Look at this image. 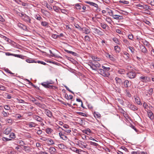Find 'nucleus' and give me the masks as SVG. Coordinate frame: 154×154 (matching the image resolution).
<instances>
[{"label":"nucleus","mask_w":154,"mask_h":154,"mask_svg":"<svg viewBox=\"0 0 154 154\" xmlns=\"http://www.w3.org/2000/svg\"><path fill=\"white\" fill-rule=\"evenodd\" d=\"M19 15L22 17V19L28 24L31 23V18L30 17L26 15V14H23L22 13H19Z\"/></svg>","instance_id":"obj_1"},{"label":"nucleus","mask_w":154,"mask_h":154,"mask_svg":"<svg viewBox=\"0 0 154 154\" xmlns=\"http://www.w3.org/2000/svg\"><path fill=\"white\" fill-rule=\"evenodd\" d=\"M97 71L103 77H108L110 75V74L109 72H107L105 70L102 69H97Z\"/></svg>","instance_id":"obj_2"},{"label":"nucleus","mask_w":154,"mask_h":154,"mask_svg":"<svg viewBox=\"0 0 154 154\" xmlns=\"http://www.w3.org/2000/svg\"><path fill=\"white\" fill-rule=\"evenodd\" d=\"M139 80L143 82H147L150 81V79L147 76L141 75L139 78Z\"/></svg>","instance_id":"obj_3"},{"label":"nucleus","mask_w":154,"mask_h":154,"mask_svg":"<svg viewBox=\"0 0 154 154\" xmlns=\"http://www.w3.org/2000/svg\"><path fill=\"white\" fill-rule=\"evenodd\" d=\"M127 77L130 79L134 78L136 76V73L134 71H131L128 72L126 74Z\"/></svg>","instance_id":"obj_4"},{"label":"nucleus","mask_w":154,"mask_h":154,"mask_svg":"<svg viewBox=\"0 0 154 154\" xmlns=\"http://www.w3.org/2000/svg\"><path fill=\"white\" fill-rule=\"evenodd\" d=\"M123 57L126 60V61L129 63L130 62L131 58L130 54L127 52H124Z\"/></svg>","instance_id":"obj_5"},{"label":"nucleus","mask_w":154,"mask_h":154,"mask_svg":"<svg viewBox=\"0 0 154 154\" xmlns=\"http://www.w3.org/2000/svg\"><path fill=\"white\" fill-rule=\"evenodd\" d=\"M123 87L128 88L130 87L131 86V83L129 82V81L128 80H125L123 82Z\"/></svg>","instance_id":"obj_6"},{"label":"nucleus","mask_w":154,"mask_h":154,"mask_svg":"<svg viewBox=\"0 0 154 154\" xmlns=\"http://www.w3.org/2000/svg\"><path fill=\"white\" fill-rule=\"evenodd\" d=\"M73 151L79 154H85V152L82 150L78 149L76 148H74Z\"/></svg>","instance_id":"obj_7"},{"label":"nucleus","mask_w":154,"mask_h":154,"mask_svg":"<svg viewBox=\"0 0 154 154\" xmlns=\"http://www.w3.org/2000/svg\"><path fill=\"white\" fill-rule=\"evenodd\" d=\"M60 131L59 133V135L60 137L63 140H66L68 139V137L67 136H65L64 134V133L63 132L60 131V130H59Z\"/></svg>","instance_id":"obj_8"},{"label":"nucleus","mask_w":154,"mask_h":154,"mask_svg":"<svg viewBox=\"0 0 154 154\" xmlns=\"http://www.w3.org/2000/svg\"><path fill=\"white\" fill-rule=\"evenodd\" d=\"M109 15L110 16H112V17L114 19H116V20H118V18H119L118 15H119L114 14V12L112 11L111 10L109 12Z\"/></svg>","instance_id":"obj_9"},{"label":"nucleus","mask_w":154,"mask_h":154,"mask_svg":"<svg viewBox=\"0 0 154 154\" xmlns=\"http://www.w3.org/2000/svg\"><path fill=\"white\" fill-rule=\"evenodd\" d=\"M17 26L18 27L24 31H27V29L26 26L20 23H18L17 24Z\"/></svg>","instance_id":"obj_10"},{"label":"nucleus","mask_w":154,"mask_h":154,"mask_svg":"<svg viewBox=\"0 0 154 154\" xmlns=\"http://www.w3.org/2000/svg\"><path fill=\"white\" fill-rule=\"evenodd\" d=\"M93 30L94 32L96 34L100 35H103V32L97 28H94Z\"/></svg>","instance_id":"obj_11"},{"label":"nucleus","mask_w":154,"mask_h":154,"mask_svg":"<svg viewBox=\"0 0 154 154\" xmlns=\"http://www.w3.org/2000/svg\"><path fill=\"white\" fill-rule=\"evenodd\" d=\"M23 149L27 153L31 152L32 148L29 146H24Z\"/></svg>","instance_id":"obj_12"},{"label":"nucleus","mask_w":154,"mask_h":154,"mask_svg":"<svg viewBox=\"0 0 154 154\" xmlns=\"http://www.w3.org/2000/svg\"><path fill=\"white\" fill-rule=\"evenodd\" d=\"M81 30L83 31L86 34H88L90 32L91 30L90 29L86 27H83L82 28Z\"/></svg>","instance_id":"obj_13"},{"label":"nucleus","mask_w":154,"mask_h":154,"mask_svg":"<svg viewBox=\"0 0 154 154\" xmlns=\"http://www.w3.org/2000/svg\"><path fill=\"white\" fill-rule=\"evenodd\" d=\"M45 111L47 116L50 118H51L53 116L51 112L48 109H45Z\"/></svg>","instance_id":"obj_14"},{"label":"nucleus","mask_w":154,"mask_h":154,"mask_svg":"<svg viewBox=\"0 0 154 154\" xmlns=\"http://www.w3.org/2000/svg\"><path fill=\"white\" fill-rule=\"evenodd\" d=\"M147 114L151 120H153L154 118V115L153 113L151 111H149L147 112Z\"/></svg>","instance_id":"obj_15"},{"label":"nucleus","mask_w":154,"mask_h":154,"mask_svg":"<svg viewBox=\"0 0 154 154\" xmlns=\"http://www.w3.org/2000/svg\"><path fill=\"white\" fill-rule=\"evenodd\" d=\"M106 56L109 57L111 60L112 61H114L116 60V59L113 55H110L109 53H106Z\"/></svg>","instance_id":"obj_16"},{"label":"nucleus","mask_w":154,"mask_h":154,"mask_svg":"<svg viewBox=\"0 0 154 154\" xmlns=\"http://www.w3.org/2000/svg\"><path fill=\"white\" fill-rule=\"evenodd\" d=\"M33 118L35 119L40 122H42L43 120L42 118L37 115H34L33 116Z\"/></svg>","instance_id":"obj_17"},{"label":"nucleus","mask_w":154,"mask_h":154,"mask_svg":"<svg viewBox=\"0 0 154 154\" xmlns=\"http://www.w3.org/2000/svg\"><path fill=\"white\" fill-rule=\"evenodd\" d=\"M115 79L117 84H119L120 85L121 84H123V82L122 81L121 79L118 77H116Z\"/></svg>","instance_id":"obj_18"},{"label":"nucleus","mask_w":154,"mask_h":154,"mask_svg":"<svg viewBox=\"0 0 154 154\" xmlns=\"http://www.w3.org/2000/svg\"><path fill=\"white\" fill-rule=\"evenodd\" d=\"M35 104L42 109H45L46 106L43 103H35Z\"/></svg>","instance_id":"obj_19"},{"label":"nucleus","mask_w":154,"mask_h":154,"mask_svg":"<svg viewBox=\"0 0 154 154\" xmlns=\"http://www.w3.org/2000/svg\"><path fill=\"white\" fill-rule=\"evenodd\" d=\"M128 106L130 109L134 111L136 110L137 109V108L136 106L132 104H129L128 105Z\"/></svg>","instance_id":"obj_20"},{"label":"nucleus","mask_w":154,"mask_h":154,"mask_svg":"<svg viewBox=\"0 0 154 154\" xmlns=\"http://www.w3.org/2000/svg\"><path fill=\"white\" fill-rule=\"evenodd\" d=\"M85 3L96 8H98V5L97 4L93 2L86 1L85 2Z\"/></svg>","instance_id":"obj_21"},{"label":"nucleus","mask_w":154,"mask_h":154,"mask_svg":"<svg viewBox=\"0 0 154 154\" xmlns=\"http://www.w3.org/2000/svg\"><path fill=\"white\" fill-rule=\"evenodd\" d=\"M46 143L48 145H52L54 144V141L51 139L49 138L47 139Z\"/></svg>","instance_id":"obj_22"},{"label":"nucleus","mask_w":154,"mask_h":154,"mask_svg":"<svg viewBox=\"0 0 154 154\" xmlns=\"http://www.w3.org/2000/svg\"><path fill=\"white\" fill-rule=\"evenodd\" d=\"M13 119L11 118H6L5 119V121L6 123H8L10 124H12Z\"/></svg>","instance_id":"obj_23"},{"label":"nucleus","mask_w":154,"mask_h":154,"mask_svg":"<svg viewBox=\"0 0 154 154\" xmlns=\"http://www.w3.org/2000/svg\"><path fill=\"white\" fill-rule=\"evenodd\" d=\"M11 131V129L10 128H6L4 131V133L6 134H8L10 133Z\"/></svg>","instance_id":"obj_24"},{"label":"nucleus","mask_w":154,"mask_h":154,"mask_svg":"<svg viewBox=\"0 0 154 154\" xmlns=\"http://www.w3.org/2000/svg\"><path fill=\"white\" fill-rule=\"evenodd\" d=\"M140 49L142 51L143 53H147V50L144 46L142 45L141 46H140Z\"/></svg>","instance_id":"obj_25"},{"label":"nucleus","mask_w":154,"mask_h":154,"mask_svg":"<svg viewBox=\"0 0 154 154\" xmlns=\"http://www.w3.org/2000/svg\"><path fill=\"white\" fill-rule=\"evenodd\" d=\"M114 49L117 53H119L121 51L120 47L117 45L114 47Z\"/></svg>","instance_id":"obj_26"},{"label":"nucleus","mask_w":154,"mask_h":154,"mask_svg":"<svg viewBox=\"0 0 154 154\" xmlns=\"http://www.w3.org/2000/svg\"><path fill=\"white\" fill-rule=\"evenodd\" d=\"M56 151V149L54 147H51L49 149V152L51 154H54Z\"/></svg>","instance_id":"obj_27"},{"label":"nucleus","mask_w":154,"mask_h":154,"mask_svg":"<svg viewBox=\"0 0 154 154\" xmlns=\"http://www.w3.org/2000/svg\"><path fill=\"white\" fill-rule=\"evenodd\" d=\"M78 143L81 146H82L85 148H86L88 145L86 143L81 141H78Z\"/></svg>","instance_id":"obj_28"},{"label":"nucleus","mask_w":154,"mask_h":154,"mask_svg":"<svg viewBox=\"0 0 154 154\" xmlns=\"http://www.w3.org/2000/svg\"><path fill=\"white\" fill-rule=\"evenodd\" d=\"M94 66L95 67L96 69H97V68H100V64L97 61H94Z\"/></svg>","instance_id":"obj_29"},{"label":"nucleus","mask_w":154,"mask_h":154,"mask_svg":"<svg viewBox=\"0 0 154 154\" xmlns=\"http://www.w3.org/2000/svg\"><path fill=\"white\" fill-rule=\"evenodd\" d=\"M113 41L116 44L118 45H120L121 44V42L119 41L118 39L116 38H114L112 39Z\"/></svg>","instance_id":"obj_30"},{"label":"nucleus","mask_w":154,"mask_h":154,"mask_svg":"<svg viewBox=\"0 0 154 154\" xmlns=\"http://www.w3.org/2000/svg\"><path fill=\"white\" fill-rule=\"evenodd\" d=\"M2 116L4 117H7L9 115V113H7L6 112L4 111V110H3L2 112Z\"/></svg>","instance_id":"obj_31"},{"label":"nucleus","mask_w":154,"mask_h":154,"mask_svg":"<svg viewBox=\"0 0 154 154\" xmlns=\"http://www.w3.org/2000/svg\"><path fill=\"white\" fill-rule=\"evenodd\" d=\"M35 18L38 20H42V17L39 14H36L35 16Z\"/></svg>","instance_id":"obj_32"},{"label":"nucleus","mask_w":154,"mask_h":154,"mask_svg":"<svg viewBox=\"0 0 154 154\" xmlns=\"http://www.w3.org/2000/svg\"><path fill=\"white\" fill-rule=\"evenodd\" d=\"M82 5L81 4L77 3L75 5L76 9L79 10H81Z\"/></svg>","instance_id":"obj_33"},{"label":"nucleus","mask_w":154,"mask_h":154,"mask_svg":"<svg viewBox=\"0 0 154 154\" xmlns=\"http://www.w3.org/2000/svg\"><path fill=\"white\" fill-rule=\"evenodd\" d=\"M94 116L97 118H99L100 117V114L97 112H95L94 113Z\"/></svg>","instance_id":"obj_34"},{"label":"nucleus","mask_w":154,"mask_h":154,"mask_svg":"<svg viewBox=\"0 0 154 154\" xmlns=\"http://www.w3.org/2000/svg\"><path fill=\"white\" fill-rule=\"evenodd\" d=\"M90 66L91 68L93 70L96 71L97 69H96L95 67L94 66V61H92V63L91 64H90Z\"/></svg>","instance_id":"obj_35"},{"label":"nucleus","mask_w":154,"mask_h":154,"mask_svg":"<svg viewBox=\"0 0 154 154\" xmlns=\"http://www.w3.org/2000/svg\"><path fill=\"white\" fill-rule=\"evenodd\" d=\"M135 101L136 103L138 105H140L141 103L140 99L138 97L135 98Z\"/></svg>","instance_id":"obj_36"},{"label":"nucleus","mask_w":154,"mask_h":154,"mask_svg":"<svg viewBox=\"0 0 154 154\" xmlns=\"http://www.w3.org/2000/svg\"><path fill=\"white\" fill-rule=\"evenodd\" d=\"M54 10L56 12H59L60 8L58 7L57 6H54L53 7Z\"/></svg>","instance_id":"obj_37"},{"label":"nucleus","mask_w":154,"mask_h":154,"mask_svg":"<svg viewBox=\"0 0 154 154\" xmlns=\"http://www.w3.org/2000/svg\"><path fill=\"white\" fill-rule=\"evenodd\" d=\"M28 125L29 128L35 127V124L34 123L30 122L29 123Z\"/></svg>","instance_id":"obj_38"},{"label":"nucleus","mask_w":154,"mask_h":154,"mask_svg":"<svg viewBox=\"0 0 154 154\" xmlns=\"http://www.w3.org/2000/svg\"><path fill=\"white\" fill-rule=\"evenodd\" d=\"M41 85H42L43 86H44L45 88H48V85L49 84H47L46 82H43L41 83Z\"/></svg>","instance_id":"obj_39"},{"label":"nucleus","mask_w":154,"mask_h":154,"mask_svg":"<svg viewBox=\"0 0 154 154\" xmlns=\"http://www.w3.org/2000/svg\"><path fill=\"white\" fill-rule=\"evenodd\" d=\"M48 23L46 21H42L41 22V25L44 26H47Z\"/></svg>","instance_id":"obj_40"},{"label":"nucleus","mask_w":154,"mask_h":154,"mask_svg":"<svg viewBox=\"0 0 154 154\" xmlns=\"http://www.w3.org/2000/svg\"><path fill=\"white\" fill-rule=\"evenodd\" d=\"M118 73L120 74H124L125 71L124 69H119L118 71Z\"/></svg>","instance_id":"obj_41"},{"label":"nucleus","mask_w":154,"mask_h":154,"mask_svg":"<svg viewBox=\"0 0 154 154\" xmlns=\"http://www.w3.org/2000/svg\"><path fill=\"white\" fill-rule=\"evenodd\" d=\"M53 130L51 128H48L46 129V132L48 134H50L52 132Z\"/></svg>","instance_id":"obj_42"},{"label":"nucleus","mask_w":154,"mask_h":154,"mask_svg":"<svg viewBox=\"0 0 154 154\" xmlns=\"http://www.w3.org/2000/svg\"><path fill=\"white\" fill-rule=\"evenodd\" d=\"M9 137L12 139H14L16 137L14 133L13 132L11 133L9 135Z\"/></svg>","instance_id":"obj_43"},{"label":"nucleus","mask_w":154,"mask_h":154,"mask_svg":"<svg viewBox=\"0 0 154 154\" xmlns=\"http://www.w3.org/2000/svg\"><path fill=\"white\" fill-rule=\"evenodd\" d=\"M101 26L102 28L103 29H106L107 26V25L106 23H100Z\"/></svg>","instance_id":"obj_44"},{"label":"nucleus","mask_w":154,"mask_h":154,"mask_svg":"<svg viewBox=\"0 0 154 154\" xmlns=\"http://www.w3.org/2000/svg\"><path fill=\"white\" fill-rule=\"evenodd\" d=\"M45 5L46 7L49 9L51 11H52L53 10V8L50 5H49L48 3H45Z\"/></svg>","instance_id":"obj_45"},{"label":"nucleus","mask_w":154,"mask_h":154,"mask_svg":"<svg viewBox=\"0 0 154 154\" xmlns=\"http://www.w3.org/2000/svg\"><path fill=\"white\" fill-rule=\"evenodd\" d=\"M83 132L84 133H85V134H90L91 133V131H90V130L89 129H88L87 130H84L83 131Z\"/></svg>","instance_id":"obj_46"},{"label":"nucleus","mask_w":154,"mask_h":154,"mask_svg":"<svg viewBox=\"0 0 154 154\" xmlns=\"http://www.w3.org/2000/svg\"><path fill=\"white\" fill-rule=\"evenodd\" d=\"M123 42L126 45H130V43L129 41L127 39H124L123 40Z\"/></svg>","instance_id":"obj_47"},{"label":"nucleus","mask_w":154,"mask_h":154,"mask_svg":"<svg viewBox=\"0 0 154 154\" xmlns=\"http://www.w3.org/2000/svg\"><path fill=\"white\" fill-rule=\"evenodd\" d=\"M58 129L59 130H60V129H61L62 130H63L64 131H65V132L67 133H69L71 131V130H64L62 128H61V127H60L59 126L58 127Z\"/></svg>","instance_id":"obj_48"},{"label":"nucleus","mask_w":154,"mask_h":154,"mask_svg":"<svg viewBox=\"0 0 154 154\" xmlns=\"http://www.w3.org/2000/svg\"><path fill=\"white\" fill-rule=\"evenodd\" d=\"M14 56L15 57L21 58V59H24V56H23V55H21L14 54Z\"/></svg>","instance_id":"obj_49"},{"label":"nucleus","mask_w":154,"mask_h":154,"mask_svg":"<svg viewBox=\"0 0 154 154\" xmlns=\"http://www.w3.org/2000/svg\"><path fill=\"white\" fill-rule=\"evenodd\" d=\"M119 3H122L125 4H128L129 3V2L128 1L124 0L123 1H122L121 0H120L119 1Z\"/></svg>","instance_id":"obj_50"},{"label":"nucleus","mask_w":154,"mask_h":154,"mask_svg":"<svg viewBox=\"0 0 154 154\" xmlns=\"http://www.w3.org/2000/svg\"><path fill=\"white\" fill-rule=\"evenodd\" d=\"M14 117L17 119H20L22 117V116L20 114H16Z\"/></svg>","instance_id":"obj_51"},{"label":"nucleus","mask_w":154,"mask_h":154,"mask_svg":"<svg viewBox=\"0 0 154 154\" xmlns=\"http://www.w3.org/2000/svg\"><path fill=\"white\" fill-rule=\"evenodd\" d=\"M128 48L130 50L131 52L132 53L134 54L135 51V49H134V48L131 46L128 47Z\"/></svg>","instance_id":"obj_52"},{"label":"nucleus","mask_w":154,"mask_h":154,"mask_svg":"<svg viewBox=\"0 0 154 154\" xmlns=\"http://www.w3.org/2000/svg\"><path fill=\"white\" fill-rule=\"evenodd\" d=\"M26 61L28 63H36V62H35V60H30V59H26Z\"/></svg>","instance_id":"obj_53"},{"label":"nucleus","mask_w":154,"mask_h":154,"mask_svg":"<svg viewBox=\"0 0 154 154\" xmlns=\"http://www.w3.org/2000/svg\"><path fill=\"white\" fill-rule=\"evenodd\" d=\"M46 82L47 83V84H48L49 85H53L54 83V82L52 80L47 81Z\"/></svg>","instance_id":"obj_54"},{"label":"nucleus","mask_w":154,"mask_h":154,"mask_svg":"<svg viewBox=\"0 0 154 154\" xmlns=\"http://www.w3.org/2000/svg\"><path fill=\"white\" fill-rule=\"evenodd\" d=\"M74 26L76 28L79 29L80 30H81L82 28L78 24L75 23L74 24Z\"/></svg>","instance_id":"obj_55"},{"label":"nucleus","mask_w":154,"mask_h":154,"mask_svg":"<svg viewBox=\"0 0 154 154\" xmlns=\"http://www.w3.org/2000/svg\"><path fill=\"white\" fill-rule=\"evenodd\" d=\"M4 108L6 110H9L10 109V107L8 105H5L4 106Z\"/></svg>","instance_id":"obj_56"},{"label":"nucleus","mask_w":154,"mask_h":154,"mask_svg":"<svg viewBox=\"0 0 154 154\" xmlns=\"http://www.w3.org/2000/svg\"><path fill=\"white\" fill-rule=\"evenodd\" d=\"M17 100L19 103H25V101L23 100L19 99H17Z\"/></svg>","instance_id":"obj_57"},{"label":"nucleus","mask_w":154,"mask_h":154,"mask_svg":"<svg viewBox=\"0 0 154 154\" xmlns=\"http://www.w3.org/2000/svg\"><path fill=\"white\" fill-rule=\"evenodd\" d=\"M77 114H79V115L82 116H86V117L87 116V115L86 114H85V113H83V112H77Z\"/></svg>","instance_id":"obj_58"},{"label":"nucleus","mask_w":154,"mask_h":154,"mask_svg":"<svg viewBox=\"0 0 154 154\" xmlns=\"http://www.w3.org/2000/svg\"><path fill=\"white\" fill-rule=\"evenodd\" d=\"M85 39L86 41L89 42L90 41V37L88 35L85 36Z\"/></svg>","instance_id":"obj_59"},{"label":"nucleus","mask_w":154,"mask_h":154,"mask_svg":"<svg viewBox=\"0 0 154 154\" xmlns=\"http://www.w3.org/2000/svg\"><path fill=\"white\" fill-rule=\"evenodd\" d=\"M125 91L126 92L127 96L128 97H131V95L128 91L127 90H126Z\"/></svg>","instance_id":"obj_60"},{"label":"nucleus","mask_w":154,"mask_h":154,"mask_svg":"<svg viewBox=\"0 0 154 154\" xmlns=\"http://www.w3.org/2000/svg\"><path fill=\"white\" fill-rule=\"evenodd\" d=\"M128 38L129 39H131V40H133V35L132 34H129L128 35Z\"/></svg>","instance_id":"obj_61"},{"label":"nucleus","mask_w":154,"mask_h":154,"mask_svg":"<svg viewBox=\"0 0 154 154\" xmlns=\"http://www.w3.org/2000/svg\"><path fill=\"white\" fill-rule=\"evenodd\" d=\"M81 137L84 140H86L87 139L86 138L87 137V136L86 135L83 134L81 135Z\"/></svg>","instance_id":"obj_62"},{"label":"nucleus","mask_w":154,"mask_h":154,"mask_svg":"<svg viewBox=\"0 0 154 154\" xmlns=\"http://www.w3.org/2000/svg\"><path fill=\"white\" fill-rule=\"evenodd\" d=\"M92 58L94 60L93 61H97L98 60L99 58L97 59V58L95 56H93L92 57Z\"/></svg>","instance_id":"obj_63"},{"label":"nucleus","mask_w":154,"mask_h":154,"mask_svg":"<svg viewBox=\"0 0 154 154\" xmlns=\"http://www.w3.org/2000/svg\"><path fill=\"white\" fill-rule=\"evenodd\" d=\"M5 87L3 85L0 86V90L2 91H5Z\"/></svg>","instance_id":"obj_64"}]
</instances>
